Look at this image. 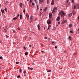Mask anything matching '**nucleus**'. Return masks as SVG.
Masks as SVG:
<instances>
[{
  "label": "nucleus",
  "instance_id": "a211bd4d",
  "mask_svg": "<svg viewBox=\"0 0 79 79\" xmlns=\"http://www.w3.org/2000/svg\"><path fill=\"white\" fill-rule=\"evenodd\" d=\"M77 7L78 9H79V4H77Z\"/></svg>",
  "mask_w": 79,
  "mask_h": 79
},
{
  "label": "nucleus",
  "instance_id": "2eb2a0df",
  "mask_svg": "<svg viewBox=\"0 0 79 79\" xmlns=\"http://www.w3.org/2000/svg\"><path fill=\"white\" fill-rule=\"evenodd\" d=\"M73 27V24H69V27Z\"/></svg>",
  "mask_w": 79,
  "mask_h": 79
},
{
  "label": "nucleus",
  "instance_id": "774afa93",
  "mask_svg": "<svg viewBox=\"0 0 79 79\" xmlns=\"http://www.w3.org/2000/svg\"><path fill=\"white\" fill-rule=\"evenodd\" d=\"M44 29H45V27H44Z\"/></svg>",
  "mask_w": 79,
  "mask_h": 79
},
{
  "label": "nucleus",
  "instance_id": "1a4fd4ad",
  "mask_svg": "<svg viewBox=\"0 0 79 79\" xmlns=\"http://www.w3.org/2000/svg\"><path fill=\"white\" fill-rule=\"evenodd\" d=\"M54 0H52V2H51V5H54Z\"/></svg>",
  "mask_w": 79,
  "mask_h": 79
},
{
  "label": "nucleus",
  "instance_id": "49530a36",
  "mask_svg": "<svg viewBox=\"0 0 79 79\" xmlns=\"http://www.w3.org/2000/svg\"><path fill=\"white\" fill-rule=\"evenodd\" d=\"M44 39H47V37H44Z\"/></svg>",
  "mask_w": 79,
  "mask_h": 79
},
{
  "label": "nucleus",
  "instance_id": "2f4dec72",
  "mask_svg": "<svg viewBox=\"0 0 79 79\" xmlns=\"http://www.w3.org/2000/svg\"><path fill=\"white\" fill-rule=\"evenodd\" d=\"M32 2V0H30V3H31Z\"/></svg>",
  "mask_w": 79,
  "mask_h": 79
},
{
  "label": "nucleus",
  "instance_id": "5fc2aeb1",
  "mask_svg": "<svg viewBox=\"0 0 79 79\" xmlns=\"http://www.w3.org/2000/svg\"><path fill=\"white\" fill-rule=\"evenodd\" d=\"M51 19V20H53V18H52Z\"/></svg>",
  "mask_w": 79,
  "mask_h": 79
},
{
  "label": "nucleus",
  "instance_id": "dca6fc26",
  "mask_svg": "<svg viewBox=\"0 0 79 79\" xmlns=\"http://www.w3.org/2000/svg\"><path fill=\"white\" fill-rule=\"evenodd\" d=\"M74 32L73 31L70 30V33L71 34H73Z\"/></svg>",
  "mask_w": 79,
  "mask_h": 79
},
{
  "label": "nucleus",
  "instance_id": "052dcab7",
  "mask_svg": "<svg viewBox=\"0 0 79 79\" xmlns=\"http://www.w3.org/2000/svg\"><path fill=\"white\" fill-rule=\"evenodd\" d=\"M24 76H26V74H25L24 75Z\"/></svg>",
  "mask_w": 79,
  "mask_h": 79
},
{
  "label": "nucleus",
  "instance_id": "13d9d810",
  "mask_svg": "<svg viewBox=\"0 0 79 79\" xmlns=\"http://www.w3.org/2000/svg\"><path fill=\"white\" fill-rule=\"evenodd\" d=\"M4 32H6V30H5V31H4Z\"/></svg>",
  "mask_w": 79,
  "mask_h": 79
},
{
  "label": "nucleus",
  "instance_id": "c756f323",
  "mask_svg": "<svg viewBox=\"0 0 79 79\" xmlns=\"http://www.w3.org/2000/svg\"><path fill=\"white\" fill-rule=\"evenodd\" d=\"M13 32H14V33H15V32H16V31H15L14 30H13Z\"/></svg>",
  "mask_w": 79,
  "mask_h": 79
},
{
  "label": "nucleus",
  "instance_id": "72a5a7b5",
  "mask_svg": "<svg viewBox=\"0 0 79 79\" xmlns=\"http://www.w3.org/2000/svg\"><path fill=\"white\" fill-rule=\"evenodd\" d=\"M71 16H72V14H69V16H70V17H71Z\"/></svg>",
  "mask_w": 79,
  "mask_h": 79
},
{
  "label": "nucleus",
  "instance_id": "7c9ffc66",
  "mask_svg": "<svg viewBox=\"0 0 79 79\" xmlns=\"http://www.w3.org/2000/svg\"><path fill=\"white\" fill-rule=\"evenodd\" d=\"M25 12H26V10H25V9H24L23 10V13H25Z\"/></svg>",
  "mask_w": 79,
  "mask_h": 79
},
{
  "label": "nucleus",
  "instance_id": "473e14b6",
  "mask_svg": "<svg viewBox=\"0 0 79 79\" xmlns=\"http://www.w3.org/2000/svg\"><path fill=\"white\" fill-rule=\"evenodd\" d=\"M51 71V70H49L48 71H47V72L48 73H50Z\"/></svg>",
  "mask_w": 79,
  "mask_h": 79
},
{
  "label": "nucleus",
  "instance_id": "f8f14e48",
  "mask_svg": "<svg viewBox=\"0 0 79 79\" xmlns=\"http://www.w3.org/2000/svg\"><path fill=\"white\" fill-rule=\"evenodd\" d=\"M1 11L2 12V14L3 15V14L4 13V12H5V11L4 10H1Z\"/></svg>",
  "mask_w": 79,
  "mask_h": 79
},
{
  "label": "nucleus",
  "instance_id": "7ed1b4c3",
  "mask_svg": "<svg viewBox=\"0 0 79 79\" xmlns=\"http://www.w3.org/2000/svg\"><path fill=\"white\" fill-rule=\"evenodd\" d=\"M33 19H34V16H33L32 15H31L30 17V22H32V21H33Z\"/></svg>",
  "mask_w": 79,
  "mask_h": 79
},
{
  "label": "nucleus",
  "instance_id": "412c9836",
  "mask_svg": "<svg viewBox=\"0 0 79 79\" xmlns=\"http://www.w3.org/2000/svg\"><path fill=\"white\" fill-rule=\"evenodd\" d=\"M52 26L51 25H49L48 27V28L47 29V30H48L49 29H50V27H51Z\"/></svg>",
  "mask_w": 79,
  "mask_h": 79
},
{
  "label": "nucleus",
  "instance_id": "603ef678",
  "mask_svg": "<svg viewBox=\"0 0 79 79\" xmlns=\"http://www.w3.org/2000/svg\"><path fill=\"white\" fill-rule=\"evenodd\" d=\"M6 35V37H8V35Z\"/></svg>",
  "mask_w": 79,
  "mask_h": 79
},
{
  "label": "nucleus",
  "instance_id": "6e6552de",
  "mask_svg": "<svg viewBox=\"0 0 79 79\" xmlns=\"http://www.w3.org/2000/svg\"><path fill=\"white\" fill-rule=\"evenodd\" d=\"M60 17L59 16L56 19L57 21H60Z\"/></svg>",
  "mask_w": 79,
  "mask_h": 79
},
{
  "label": "nucleus",
  "instance_id": "3c124183",
  "mask_svg": "<svg viewBox=\"0 0 79 79\" xmlns=\"http://www.w3.org/2000/svg\"><path fill=\"white\" fill-rule=\"evenodd\" d=\"M31 68L29 67H28V69H31Z\"/></svg>",
  "mask_w": 79,
  "mask_h": 79
},
{
  "label": "nucleus",
  "instance_id": "5701e85b",
  "mask_svg": "<svg viewBox=\"0 0 79 79\" xmlns=\"http://www.w3.org/2000/svg\"><path fill=\"white\" fill-rule=\"evenodd\" d=\"M20 19H22V15H20Z\"/></svg>",
  "mask_w": 79,
  "mask_h": 79
},
{
  "label": "nucleus",
  "instance_id": "20e7f679",
  "mask_svg": "<svg viewBox=\"0 0 79 79\" xmlns=\"http://www.w3.org/2000/svg\"><path fill=\"white\" fill-rule=\"evenodd\" d=\"M47 23L48 24H50L51 23V20H50V19H49L47 21Z\"/></svg>",
  "mask_w": 79,
  "mask_h": 79
},
{
  "label": "nucleus",
  "instance_id": "f3484780",
  "mask_svg": "<svg viewBox=\"0 0 79 79\" xmlns=\"http://www.w3.org/2000/svg\"><path fill=\"white\" fill-rule=\"evenodd\" d=\"M25 55H28V52H26L25 53Z\"/></svg>",
  "mask_w": 79,
  "mask_h": 79
},
{
  "label": "nucleus",
  "instance_id": "864d4df0",
  "mask_svg": "<svg viewBox=\"0 0 79 79\" xmlns=\"http://www.w3.org/2000/svg\"><path fill=\"white\" fill-rule=\"evenodd\" d=\"M40 11H42V9H40Z\"/></svg>",
  "mask_w": 79,
  "mask_h": 79
},
{
  "label": "nucleus",
  "instance_id": "338daca9",
  "mask_svg": "<svg viewBox=\"0 0 79 79\" xmlns=\"http://www.w3.org/2000/svg\"><path fill=\"white\" fill-rule=\"evenodd\" d=\"M0 16H1V14L0 13Z\"/></svg>",
  "mask_w": 79,
  "mask_h": 79
},
{
  "label": "nucleus",
  "instance_id": "f03ea898",
  "mask_svg": "<svg viewBox=\"0 0 79 79\" xmlns=\"http://www.w3.org/2000/svg\"><path fill=\"white\" fill-rule=\"evenodd\" d=\"M57 7H56L54 8L52 11V13H54L55 11H57Z\"/></svg>",
  "mask_w": 79,
  "mask_h": 79
},
{
  "label": "nucleus",
  "instance_id": "bf43d9fd",
  "mask_svg": "<svg viewBox=\"0 0 79 79\" xmlns=\"http://www.w3.org/2000/svg\"><path fill=\"white\" fill-rule=\"evenodd\" d=\"M68 16L69 17V14L68 15Z\"/></svg>",
  "mask_w": 79,
  "mask_h": 79
},
{
  "label": "nucleus",
  "instance_id": "f704fd0d",
  "mask_svg": "<svg viewBox=\"0 0 79 79\" xmlns=\"http://www.w3.org/2000/svg\"><path fill=\"white\" fill-rule=\"evenodd\" d=\"M32 5H35V4L34 3L32 2Z\"/></svg>",
  "mask_w": 79,
  "mask_h": 79
},
{
  "label": "nucleus",
  "instance_id": "e433bc0d",
  "mask_svg": "<svg viewBox=\"0 0 79 79\" xmlns=\"http://www.w3.org/2000/svg\"><path fill=\"white\" fill-rule=\"evenodd\" d=\"M72 3H74V0H72Z\"/></svg>",
  "mask_w": 79,
  "mask_h": 79
},
{
  "label": "nucleus",
  "instance_id": "680f3d73",
  "mask_svg": "<svg viewBox=\"0 0 79 79\" xmlns=\"http://www.w3.org/2000/svg\"><path fill=\"white\" fill-rule=\"evenodd\" d=\"M47 3H48V0Z\"/></svg>",
  "mask_w": 79,
  "mask_h": 79
},
{
  "label": "nucleus",
  "instance_id": "c9c22d12",
  "mask_svg": "<svg viewBox=\"0 0 79 79\" xmlns=\"http://www.w3.org/2000/svg\"><path fill=\"white\" fill-rule=\"evenodd\" d=\"M26 49V47H25V46H24V47H23V49H24V50H25Z\"/></svg>",
  "mask_w": 79,
  "mask_h": 79
},
{
  "label": "nucleus",
  "instance_id": "4d7b16f0",
  "mask_svg": "<svg viewBox=\"0 0 79 79\" xmlns=\"http://www.w3.org/2000/svg\"><path fill=\"white\" fill-rule=\"evenodd\" d=\"M53 43H54V41H52V44H53Z\"/></svg>",
  "mask_w": 79,
  "mask_h": 79
},
{
  "label": "nucleus",
  "instance_id": "9d476101",
  "mask_svg": "<svg viewBox=\"0 0 79 79\" xmlns=\"http://www.w3.org/2000/svg\"><path fill=\"white\" fill-rule=\"evenodd\" d=\"M37 27H38V30H40V26L39 24L38 25Z\"/></svg>",
  "mask_w": 79,
  "mask_h": 79
},
{
  "label": "nucleus",
  "instance_id": "09e8293b",
  "mask_svg": "<svg viewBox=\"0 0 79 79\" xmlns=\"http://www.w3.org/2000/svg\"><path fill=\"white\" fill-rule=\"evenodd\" d=\"M31 71H32V70L33 69L32 68H31Z\"/></svg>",
  "mask_w": 79,
  "mask_h": 79
},
{
  "label": "nucleus",
  "instance_id": "4468645a",
  "mask_svg": "<svg viewBox=\"0 0 79 79\" xmlns=\"http://www.w3.org/2000/svg\"><path fill=\"white\" fill-rule=\"evenodd\" d=\"M35 2L36 3L37 5V3H38V1L36 0H34Z\"/></svg>",
  "mask_w": 79,
  "mask_h": 79
},
{
  "label": "nucleus",
  "instance_id": "8fccbe9b",
  "mask_svg": "<svg viewBox=\"0 0 79 79\" xmlns=\"http://www.w3.org/2000/svg\"><path fill=\"white\" fill-rule=\"evenodd\" d=\"M69 40H71V38L70 36H69Z\"/></svg>",
  "mask_w": 79,
  "mask_h": 79
},
{
  "label": "nucleus",
  "instance_id": "58836bf2",
  "mask_svg": "<svg viewBox=\"0 0 79 79\" xmlns=\"http://www.w3.org/2000/svg\"><path fill=\"white\" fill-rule=\"evenodd\" d=\"M40 16H41V15H42V13H41V12L40 13Z\"/></svg>",
  "mask_w": 79,
  "mask_h": 79
},
{
  "label": "nucleus",
  "instance_id": "b1692460",
  "mask_svg": "<svg viewBox=\"0 0 79 79\" xmlns=\"http://www.w3.org/2000/svg\"><path fill=\"white\" fill-rule=\"evenodd\" d=\"M69 1V0H67V5H68H68H69V2H68Z\"/></svg>",
  "mask_w": 79,
  "mask_h": 79
},
{
  "label": "nucleus",
  "instance_id": "0eeeda50",
  "mask_svg": "<svg viewBox=\"0 0 79 79\" xmlns=\"http://www.w3.org/2000/svg\"><path fill=\"white\" fill-rule=\"evenodd\" d=\"M26 16L27 19H29V14H27L26 15Z\"/></svg>",
  "mask_w": 79,
  "mask_h": 79
},
{
  "label": "nucleus",
  "instance_id": "4be33fe9",
  "mask_svg": "<svg viewBox=\"0 0 79 79\" xmlns=\"http://www.w3.org/2000/svg\"><path fill=\"white\" fill-rule=\"evenodd\" d=\"M76 6H74L73 8V10H76Z\"/></svg>",
  "mask_w": 79,
  "mask_h": 79
},
{
  "label": "nucleus",
  "instance_id": "ea45409f",
  "mask_svg": "<svg viewBox=\"0 0 79 79\" xmlns=\"http://www.w3.org/2000/svg\"><path fill=\"white\" fill-rule=\"evenodd\" d=\"M20 28L19 27L18 28V30H20Z\"/></svg>",
  "mask_w": 79,
  "mask_h": 79
},
{
  "label": "nucleus",
  "instance_id": "69168bd1",
  "mask_svg": "<svg viewBox=\"0 0 79 79\" xmlns=\"http://www.w3.org/2000/svg\"><path fill=\"white\" fill-rule=\"evenodd\" d=\"M1 4H0V7H1Z\"/></svg>",
  "mask_w": 79,
  "mask_h": 79
},
{
  "label": "nucleus",
  "instance_id": "f257e3e1",
  "mask_svg": "<svg viewBox=\"0 0 79 79\" xmlns=\"http://www.w3.org/2000/svg\"><path fill=\"white\" fill-rule=\"evenodd\" d=\"M60 12V13H61V16H62L63 19H64V21H62V24H64V23L66 22V20L64 19V16H65V13L62 10H61Z\"/></svg>",
  "mask_w": 79,
  "mask_h": 79
},
{
  "label": "nucleus",
  "instance_id": "c03bdc74",
  "mask_svg": "<svg viewBox=\"0 0 79 79\" xmlns=\"http://www.w3.org/2000/svg\"><path fill=\"white\" fill-rule=\"evenodd\" d=\"M36 20H37V18H35V20H33V21H36Z\"/></svg>",
  "mask_w": 79,
  "mask_h": 79
},
{
  "label": "nucleus",
  "instance_id": "e2e57ef3",
  "mask_svg": "<svg viewBox=\"0 0 79 79\" xmlns=\"http://www.w3.org/2000/svg\"><path fill=\"white\" fill-rule=\"evenodd\" d=\"M78 33H79V29H78Z\"/></svg>",
  "mask_w": 79,
  "mask_h": 79
},
{
  "label": "nucleus",
  "instance_id": "cd10ccee",
  "mask_svg": "<svg viewBox=\"0 0 79 79\" xmlns=\"http://www.w3.org/2000/svg\"><path fill=\"white\" fill-rule=\"evenodd\" d=\"M23 73H24V74H26V71H24Z\"/></svg>",
  "mask_w": 79,
  "mask_h": 79
},
{
  "label": "nucleus",
  "instance_id": "a878e982",
  "mask_svg": "<svg viewBox=\"0 0 79 79\" xmlns=\"http://www.w3.org/2000/svg\"><path fill=\"white\" fill-rule=\"evenodd\" d=\"M41 52H42L43 53H45V52H44V51L41 50Z\"/></svg>",
  "mask_w": 79,
  "mask_h": 79
},
{
  "label": "nucleus",
  "instance_id": "de8ad7c7",
  "mask_svg": "<svg viewBox=\"0 0 79 79\" xmlns=\"http://www.w3.org/2000/svg\"><path fill=\"white\" fill-rule=\"evenodd\" d=\"M55 48H57V47L56 46H55Z\"/></svg>",
  "mask_w": 79,
  "mask_h": 79
},
{
  "label": "nucleus",
  "instance_id": "ddd939ff",
  "mask_svg": "<svg viewBox=\"0 0 79 79\" xmlns=\"http://www.w3.org/2000/svg\"><path fill=\"white\" fill-rule=\"evenodd\" d=\"M36 8H37V10H39V5H38L36 4Z\"/></svg>",
  "mask_w": 79,
  "mask_h": 79
},
{
  "label": "nucleus",
  "instance_id": "a18cd8bd",
  "mask_svg": "<svg viewBox=\"0 0 79 79\" xmlns=\"http://www.w3.org/2000/svg\"><path fill=\"white\" fill-rule=\"evenodd\" d=\"M29 46L30 47H32V45H30Z\"/></svg>",
  "mask_w": 79,
  "mask_h": 79
},
{
  "label": "nucleus",
  "instance_id": "0e129e2a",
  "mask_svg": "<svg viewBox=\"0 0 79 79\" xmlns=\"http://www.w3.org/2000/svg\"><path fill=\"white\" fill-rule=\"evenodd\" d=\"M68 39H69V36Z\"/></svg>",
  "mask_w": 79,
  "mask_h": 79
},
{
  "label": "nucleus",
  "instance_id": "39448f33",
  "mask_svg": "<svg viewBox=\"0 0 79 79\" xmlns=\"http://www.w3.org/2000/svg\"><path fill=\"white\" fill-rule=\"evenodd\" d=\"M44 2V0H39V5H40L41 3H42V2Z\"/></svg>",
  "mask_w": 79,
  "mask_h": 79
},
{
  "label": "nucleus",
  "instance_id": "aec40b11",
  "mask_svg": "<svg viewBox=\"0 0 79 79\" xmlns=\"http://www.w3.org/2000/svg\"><path fill=\"white\" fill-rule=\"evenodd\" d=\"M18 19V18L17 17H15L13 18V19L14 20H15V19Z\"/></svg>",
  "mask_w": 79,
  "mask_h": 79
},
{
  "label": "nucleus",
  "instance_id": "37998d69",
  "mask_svg": "<svg viewBox=\"0 0 79 79\" xmlns=\"http://www.w3.org/2000/svg\"><path fill=\"white\" fill-rule=\"evenodd\" d=\"M16 64H19V62H16Z\"/></svg>",
  "mask_w": 79,
  "mask_h": 79
},
{
  "label": "nucleus",
  "instance_id": "423d86ee",
  "mask_svg": "<svg viewBox=\"0 0 79 79\" xmlns=\"http://www.w3.org/2000/svg\"><path fill=\"white\" fill-rule=\"evenodd\" d=\"M49 18L50 19H51L52 18V14L51 13H50L49 14Z\"/></svg>",
  "mask_w": 79,
  "mask_h": 79
},
{
  "label": "nucleus",
  "instance_id": "a19ab883",
  "mask_svg": "<svg viewBox=\"0 0 79 79\" xmlns=\"http://www.w3.org/2000/svg\"><path fill=\"white\" fill-rule=\"evenodd\" d=\"M58 24H60V22H58Z\"/></svg>",
  "mask_w": 79,
  "mask_h": 79
},
{
  "label": "nucleus",
  "instance_id": "6ab92c4d",
  "mask_svg": "<svg viewBox=\"0 0 79 79\" xmlns=\"http://www.w3.org/2000/svg\"><path fill=\"white\" fill-rule=\"evenodd\" d=\"M44 10L45 11H46L47 10V7H45L44 9Z\"/></svg>",
  "mask_w": 79,
  "mask_h": 79
},
{
  "label": "nucleus",
  "instance_id": "bb28decb",
  "mask_svg": "<svg viewBox=\"0 0 79 79\" xmlns=\"http://www.w3.org/2000/svg\"><path fill=\"white\" fill-rule=\"evenodd\" d=\"M19 72H20V73H22V69H20Z\"/></svg>",
  "mask_w": 79,
  "mask_h": 79
},
{
  "label": "nucleus",
  "instance_id": "c85d7f7f",
  "mask_svg": "<svg viewBox=\"0 0 79 79\" xmlns=\"http://www.w3.org/2000/svg\"><path fill=\"white\" fill-rule=\"evenodd\" d=\"M19 77H20V76L19 75H18L17 77V78H19Z\"/></svg>",
  "mask_w": 79,
  "mask_h": 79
},
{
  "label": "nucleus",
  "instance_id": "9b49d317",
  "mask_svg": "<svg viewBox=\"0 0 79 79\" xmlns=\"http://www.w3.org/2000/svg\"><path fill=\"white\" fill-rule=\"evenodd\" d=\"M19 6L21 8H22L23 7V3H19Z\"/></svg>",
  "mask_w": 79,
  "mask_h": 79
},
{
  "label": "nucleus",
  "instance_id": "4c0bfd02",
  "mask_svg": "<svg viewBox=\"0 0 79 79\" xmlns=\"http://www.w3.org/2000/svg\"><path fill=\"white\" fill-rule=\"evenodd\" d=\"M2 58H3V57H2V56H1L0 57V59H2Z\"/></svg>",
  "mask_w": 79,
  "mask_h": 79
},
{
  "label": "nucleus",
  "instance_id": "79ce46f5",
  "mask_svg": "<svg viewBox=\"0 0 79 79\" xmlns=\"http://www.w3.org/2000/svg\"><path fill=\"white\" fill-rule=\"evenodd\" d=\"M19 14H18L17 16V17H19Z\"/></svg>",
  "mask_w": 79,
  "mask_h": 79
},
{
  "label": "nucleus",
  "instance_id": "6e6d98bb",
  "mask_svg": "<svg viewBox=\"0 0 79 79\" xmlns=\"http://www.w3.org/2000/svg\"><path fill=\"white\" fill-rule=\"evenodd\" d=\"M60 13H60L59 12V13L58 15H60Z\"/></svg>",
  "mask_w": 79,
  "mask_h": 79
},
{
  "label": "nucleus",
  "instance_id": "393cba45",
  "mask_svg": "<svg viewBox=\"0 0 79 79\" xmlns=\"http://www.w3.org/2000/svg\"><path fill=\"white\" fill-rule=\"evenodd\" d=\"M4 10H5V11L6 12V11H7V9H6V7L5 8V9H4Z\"/></svg>",
  "mask_w": 79,
  "mask_h": 79
}]
</instances>
